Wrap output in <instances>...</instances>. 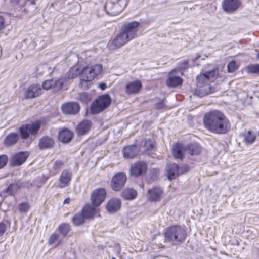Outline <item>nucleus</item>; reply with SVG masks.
Here are the masks:
<instances>
[{
    "instance_id": "nucleus-55",
    "label": "nucleus",
    "mask_w": 259,
    "mask_h": 259,
    "mask_svg": "<svg viewBox=\"0 0 259 259\" xmlns=\"http://www.w3.org/2000/svg\"><path fill=\"white\" fill-rule=\"evenodd\" d=\"M70 199L69 198H66L64 201V204H68L70 202Z\"/></svg>"
},
{
    "instance_id": "nucleus-35",
    "label": "nucleus",
    "mask_w": 259,
    "mask_h": 259,
    "mask_svg": "<svg viewBox=\"0 0 259 259\" xmlns=\"http://www.w3.org/2000/svg\"><path fill=\"white\" fill-rule=\"evenodd\" d=\"M85 219L82 212L78 213L76 214L72 219V221L75 226H79L82 225Z\"/></svg>"
},
{
    "instance_id": "nucleus-47",
    "label": "nucleus",
    "mask_w": 259,
    "mask_h": 259,
    "mask_svg": "<svg viewBox=\"0 0 259 259\" xmlns=\"http://www.w3.org/2000/svg\"><path fill=\"white\" fill-rule=\"evenodd\" d=\"M166 85L170 88H175L182 85V82H165Z\"/></svg>"
},
{
    "instance_id": "nucleus-37",
    "label": "nucleus",
    "mask_w": 259,
    "mask_h": 259,
    "mask_svg": "<svg viewBox=\"0 0 259 259\" xmlns=\"http://www.w3.org/2000/svg\"><path fill=\"white\" fill-rule=\"evenodd\" d=\"M58 229L63 237H65L70 230L69 225L66 223L60 225Z\"/></svg>"
},
{
    "instance_id": "nucleus-1",
    "label": "nucleus",
    "mask_w": 259,
    "mask_h": 259,
    "mask_svg": "<svg viewBox=\"0 0 259 259\" xmlns=\"http://www.w3.org/2000/svg\"><path fill=\"white\" fill-rule=\"evenodd\" d=\"M203 121L206 129L214 134H226L230 129L231 125L228 119L223 113L217 110L205 113Z\"/></svg>"
},
{
    "instance_id": "nucleus-52",
    "label": "nucleus",
    "mask_w": 259,
    "mask_h": 259,
    "mask_svg": "<svg viewBox=\"0 0 259 259\" xmlns=\"http://www.w3.org/2000/svg\"><path fill=\"white\" fill-rule=\"evenodd\" d=\"M179 168H181V171H184L183 174L187 172L188 170V167L186 165L182 166L181 167H179Z\"/></svg>"
},
{
    "instance_id": "nucleus-43",
    "label": "nucleus",
    "mask_w": 259,
    "mask_h": 259,
    "mask_svg": "<svg viewBox=\"0 0 259 259\" xmlns=\"http://www.w3.org/2000/svg\"><path fill=\"white\" fill-rule=\"evenodd\" d=\"M56 83H60V85L62 86V82H43L42 87L44 90H48L55 86Z\"/></svg>"
},
{
    "instance_id": "nucleus-23",
    "label": "nucleus",
    "mask_w": 259,
    "mask_h": 259,
    "mask_svg": "<svg viewBox=\"0 0 259 259\" xmlns=\"http://www.w3.org/2000/svg\"><path fill=\"white\" fill-rule=\"evenodd\" d=\"M55 144L54 139L51 137L46 136L42 137L39 141L38 147L40 149L44 150L51 149Z\"/></svg>"
},
{
    "instance_id": "nucleus-29",
    "label": "nucleus",
    "mask_w": 259,
    "mask_h": 259,
    "mask_svg": "<svg viewBox=\"0 0 259 259\" xmlns=\"http://www.w3.org/2000/svg\"><path fill=\"white\" fill-rule=\"evenodd\" d=\"M182 72L178 69L175 68L168 74L167 81H183L181 76L182 75Z\"/></svg>"
},
{
    "instance_id": "nucleus-15",
    "label": "nucleus",
    "mask_w": 259,
    "mask_h": 259,
    "mask_svg": "<svg viewBox=\"0 0 259 259\" xmlns=\"http://www.w3.org/2000/svg\"><path fill=\"white\" fill-rule=\"evenodd\" d=\"M29 156L28 152H20L15 154L11 159V164L12 166H16L22 165Z\"/></svg>"
},
{
    "instance_id": "nucleus-34",
    "label": "nucleus",
    "mask_w": 259,
    "mask_h": 259,
    "mask_svg": "<svg viewBox=\"0 0 259 259\" xmlns=\"http://www.w3.org/2000/svg\"><path fill=\"white\" fill-rule=\"evenodd\" d=\"M79 74L81 75V71L79 70L78 65H76L69 70L67 74V78L72 79Z\"/></svg>"
},
{
    "instance_id": "nucleus-30",
    "label": "nucleus",
    "mask_w": 259,
    "mask_h": 259,
    "mask_svg": "<svg viewBox=\"0 0 259 259\" xmlns=\"http://www.w3.org/2000/svg\"><path fill=\"white\" fill-rule=\"evenodd\" d=\"M48 243L50 245H52L55 247L59 246L62 243L60 235L56 233L52 234L49 237Z\"/></svg>"
},
{
    "instance_id": "nucleus-16",
    "label": "nucleus",
    "mask_w": 259,
    "mask_h": 259,
    "mask_svg": "<svg viewBox=\"0 0 259 259\" xmlns=\"http://www.w3.org/2000/svg\"><path fill=\"white\" fill-rule=\"evenodd\" d=\"M42 89L40 85L35 84L29 86L25 91L24 96L26 99L34 98L41 94Z\"/></svg>"
},
{
    "instance_id": "nucleus-36",
    "label": "nucleus",
    "mask_w": 259,
    "mask_h": 259,
    "mask_svg": "<svg viewBox=\"0 0 259 259\" xmlns=\"http://www.w3.org/2000/svg\"><path fill=\"white\" fill-rule=\"evenodd\" d=\"M19 188V187L17 184H10L7 189L4 190L2 193H6L8 195H13L18 191Z\"/></svg>"
},
{
    "instance_id": "nucleus-24",
    "label": "nucleus",
    "mask_w": 259,
    "mask_h": 259,
    "mask_svg": "<svg viewBox=\"0 0 259 259\" xmlns=\"http://www.w3.org/2000/svg\"><path fill=\"white\" fill-rule=\"evenodd\" d=\"M181 168H179L178 165L172 163L167 165V171L168 173V178L172 180L176 178L179 175L183 174L184 171H181Z\"/></svg>"
},
{
    "instance_id": "nucleus-17",
    "label": "nucleus",
    "mask_w": 259,
    "mask_h": 259,
    "mask_svg": "<svg viewBox=\"0 0 259 259\" xmlns=\"http://www.w3.org/2000/svg\"><path fill=\"white\" fill-rule=\"evenodd\" d=\"M81 211L85 219H91L99 214L100 209L98 208V206L87 204L84 206Z\"/></svg>"
},
{
    "instance_id": "nucleus-28",
    "label": "nucleus",
    "mask_w": 259,
    "mask_h": 259,
    "mask_svg": "<svg viewBox=\"0 0 259 259\" xmlns=\"http://www.w3.org/2000/svg\"><path fill=\"white\" fill-rule=\"evenodd\" d=\"M142 87L141 82H130L126 87V92L128 94H135L139 91Z\"/></svg>"
},
{
    "instance_id": "nucleus-11",
    "label": "nucleus",
    "mask_w": 259,
    "mask_h": 259,
    "mask_svg": "<svg viewBox=\"0 0 259 259\" xmlns=\"http://www.w3.org/2000/svg\"><path fill=\"white\" fill-rule=\"evenodd\" d=\"M106 196V190L104 188L94 190L91 195V201L94 206H99L104 201Z\"/></svg>"
},
{
    "instance_id": "nucleus-51",
    "label": "nucleus",
    "mask_w": 259,
    "mask_h": 259,
    "mask_svg": "<svg viewBox=\"0 0 259 259\" xmlns=\"http://www.w3.org/2000/svg\"><path fill=\"white\" fill-rule=\"evenodd\" d=\"M4 23L5 20L4 18L2 16H0V31L4 27Z\"/></svg>"
},
{
    "instance_id": "nucleus-42",
    "label": "nucleus",
    "mask_w": 259,
    "mask_h": 259,
    "mask_svg": "<svg viewBox=\"0 0 259 259\" xmlns=\"http://www.w3.org/2000/svg\"><path fill=\"white\" fill-rule=\"evenodd\" d=\"M145 150L152 151L154 149V142L151 139H147L145 142Z\"/></svg>"
},
{
    "instance_id": "nucleus-13",
    "label": "nucleus",
    "mask_w": 259,
    "mask_h": 259,
    "mask_svg": "<svg viewBox=\"0 0 259 259\" xmlns=\"http://www.w3.org/2000/svg\"><path fill=\"white\" fill-rule=\"evenodd\" d=\"M63 113L67 115H75L80 110V106L77 102H68L62 105Z\"/></svg>"
},
{
    "instance_id": "nucleus-53",
    "label": "nucleus",
    "mask_w": 259,
    "mask_h": 259,
    "mask_svg": "<svg viewBox=\"0 0 259 259\" xmlns=\"http://www.w3.org/2000/svg\"><path fill=\"white\" fill-rule=\"evenodd\" d=\"M99 87L102 90H104L106 88V84L105 83H102L99 84Z\"/></svg>"
},
{
    "instance_id": "nucleus-31",
    "label": "nucleus",
    "mask_w": 259,
    "mask_h": 259,
    "mask_svg": "<svg viewBox=\"0 0 259 259\" xmlns=\"http://www.w3.org/2000/svg\"><path fill=\"white\" fill-rule=\"evenodd\" d=\"M18 139L19 136L17 133H10L6 137L5 144L7 146H12L16 143Z\"/></svg>"
},
{
    "instance_id": "nucleus-56",
    "label": "nucleus",
    "mask_w": 259,
    "mask_h": 259,
    "mask_svg": "<svg viewBox=\"0 0 259 259\" xmlns=\"http://www.w3.org/2000/svg\"><path fill=\"white\" fill-rule=\"evenodd\" d=\"M31 4H32V5L35 4V3H34V1L31 2Z\"/></svg>"
},
{
    "instance_id": "nucleus-19",
    "label": "nucleus",
    "mask_w": 259,
    "mask_h": 259,
    "mask_svg": "<svg viewBox=\"0 0 259 259\" xmlns=\"http://www.w3.org/2000/svg\"><path fill=\"white\" fill-rule=\"evenodd\" d=\"M219 76V69L215 68L211 70L206 71L204 73L200 74L197 77V81H201V80L208 79V80H215Z\"/></svg>"
},
{
    "instance_id": "nucleus-12",
    "label": "nucleus",
    "mask_w": 259,
    "mask_h": 259,
    "mask_svg": "<svg viewBox=\"0 0 259 259\" xmlns=\"http://www.w3.org/2000/svg\"><path fill=\"white\" fill-rule=\"evenodd\" d=\"M212 92L213 90L208 82H197L196 88L194 91L195 95L201 97Z\"/></svg>"
},
{
    "instance_id": "nucleus-44",
    "label": "nucleus",
    "mask_w": 259,
    "mask_h": 259,
    "mask_svg": "<svg viewBox=\"0 0 259 259\" xmlns=\"http://www.w3.org/2000/svg\"><path fill=\"white\" fill-rule=\"evenodd\" d=\"M227 68L229 72H233L238 69V65L235 61H231L228 63Z\"/></svg>"
},
{
    "instance_id": "nucleus-9",
    "label": "nucleus",
    "mask_w": 259,
    "mask_h": 259,
    "mask_svg": "<svg viewBox=\"0 0 259 259\" xmlns=\"http://www.w3.org/2000/svg\"><path fill=\"white\" fill-rule=\"evenodd\" d=\"M164 196V193L163 189L156 186L148 190L146 197L149 201L156 203L161 201Z\"/></svg>"
},
{
    "instance_id": "nucleus-5",
    "label": "nucleus",
    "mask_w": 259,
    "mask_h": 259,
    "mask_svg": "<svg viewBox=\"0 0 259 259\" xmlns=\"http://www.w3.org/2000/svg\"><path fill=\"white\" fill-rule=\"evenodd\" d=\"M127 4V0H117L116 2H108L104 9L106 13L110 15H117L125 9Z\"/></svg>"
},
{
    "instance_id": "nucleus-21",
    "label": "nucleus",
    "mask_w": 259,
    "mask_h": 259,
    "mask_svg": "<svg viewBox=\"0 0 259 259\" xmlns=\"http://www.w3.org/2000/svg\"><path fill=\"white\" fill-rule=\"evenodd\" d=\"M71 177L72 174L69 170L65 169L63 170L59 179L60 182L59 187L63 188L67 186L71 181Z\"/></svg>"
},
{
    "instance_id": "nucleus-40",
    "label": "nucleus",
    "mask_w": 259,
    "mask_h": 259,
    "mask_svg": "<svg viewBox=\"0 0 259 259\" xmlns=\"http://www.w3.org/2000/svg\"><path fill=\"white\" fill-rule=\"evenodd\" d=\"M247 71L250 73L259 74V64H251L246 67Z\"/></svg>"
},
{
    "instance_id": "nucleus-8",
    "label": "nucleus",
    "mask_w": 259,
    "mask_h": 259,
    "mask_svg": "<svg viewBox=\"0 0 259 259\" xmlns=\"http://www.w3.org/2000/svg\"><path fill=\"white\" fill-rule=\"evenodd\" d=\"M126 180L127 177L125 173H117L112 177L110 182V186L113 190L119 191L124 187Z\"/></svg>"
},
{
    "instance_id": "nucleus-38",
    "label": "nucleus",
    "mask_w": 259,
    "mask_h": 259,
    "mask_svg": "<svg viewBox=\"0 0 259 259\" xmlns=\"http://www.w3.org/2000/svg\"><path fill=\"white\" fill-rule=\"evenodd\" d=\"M64 163L62 161L60 160H56L52 167V172L53 174L55 175L57 174L60 169L63 166Z\"/></svg>"
},
{
    "instance_id": "nucleus-7",
    "label": "nucleus",
    "mask_w": 259,
    "mask_h": 259,
    "mask_svg": "<svg viewBox=\"0 0 259 259\" xmlns=\"http://www.w3.org/2000/svg\"><path fill=\"white\" fill-rule=\"evenodd\" d=\"M102 69V66L100 64L84 67L81 70V76L85 77V79L83 78L81 81H92L100 74Z\"/></svg>"
},
{
    "instance_id": "nucleus-25",
    "label": "nucleus",
    "mask_w": 259,
    "mask_h": 259,
    "mask_svg": "<svg viewBox=\"0 0 259 259\" xmlns=\"http://www.w3.org/2000/svg\"><path fill=\"white\" fill-rule=\"evenodd\" d=\"M172 155L176 159H182L185 153V146L179 144H176L172 146Z\"/></svg>"
},
{
    "instance_id": "nucleus-45",
    "label": "nucleus",
    "mask_w": 259,
    "mask_h": 259,
    "mask_svg": "<svg viewBox=\"0 0 259 259\" xmlns=\"http://www.w3.org/2000/svg\"><path fill=\"white\" fill-rule=\"evenodd\" d=\"M8 161V157L5 154L0 155V169L3 168L7 164Z\"/></svg>"
},
{
    "instance_id": "nucleus-48",
    "label": "nucleus",
    "mask_w": 259,
    "mask_h": 259,
    "mask_svg": "<svg viewBox=\"0 0 259 259\" xmlns=\"http://www.w3.org/2000/svg\"><path fill=\"white\" fill-rule=\"evenodd\" d=\"M6 230V226L3 223H0V236L3 235Z\"/></svg>"
},
{
    "instance_id": "nucleus-14",
    "label": "nucleus",
    "mask_w": 259,
    "mask_h": 259,
    "mask_svg": "<svg viewBox=\"0 0 259 259\" xmlns=\"http://www.w3.org/2000/svg\"><path fill=\"white\" fill-rule=\"evenodd\" d=\"M121 202L117 198H112L109 199L106 205V209L110 213H114L117 212L121 208Z\"/></svg>"
},
{
    "instance_id": "nucleus-4",
    "label": "nucleus",
    "mask_w": 259,
    "mask_h": 259,
    "mask_svg": "<svg viewBox=\"0 0 259 259\" xmlns=\"http://www.w3.org/2000/svg\"><path fill=\"white\" fill-rule=\"evenodd\" d=\"M111 99L108 95H103L94 101L91 106V111L93 114L100 113L106 109L111 104Z\"/></svg>"
},
{
    "instance_id": "nucleus-3",
    "label": "nucleus",
    "mask_w": 259,
    "mask_h": 259,
    "mask_svg": "<svg viewBox=\"0 0 259 259\" xmlns=\"http://www.w3.org/2000/svg\"><path fill=\"white\" fill-rule=\"evenodd\" d=\"M164 236L166 241L171 242L173 245H178L185 240L186 230L183 226L174 225L166 230Z\"/></svg>"
},
{
    "instance_id": "nucleus-33",
    "label": "nucleus",
    "mask_w": 259,
    "mask_h": 259,
    "mask_svg": "<svg viewBox=\"0 0 259 259\" xmlns=\"http://www.w3.org/2000/svg\"><path fill=\"white\" fill-rule=\"evenodd\" d=\"M256 138L255 134L250 131H248L244 134V139L243 142L246 145L252 144Z\"/></svg>"
},
{
    "instance_id": "nucleus-26",
    "label": "nucleus",
    "mask_w": 259,
    "mask_h": 259,
    "mask_svg": "<svg viewBox=\"0 0 259 259\" xmlns=\"http://www.w3.org/2000/svg\"><path fill=\"white\" fill-rule=\"evenodd\" d=\"M73 133L69 130L64 129L60 132L58 138L60 141L63 143L69 142L72 138Z\"/></svg>"
},
{
    "instance_id": "nucleus-46",
    "label": "nucleus",
    "mask_w": 259,
    "mask_h": 259,
    "mask_svg": "<svg viewBox=\"0 0 259 259\" xmlns=\"http://www.w3.org/2000/svg\"><path fill=\"white\" fill-rule=\"evenodd\" d=\"M189 61L188 60H184L182 62H180L178 64V66L177 67V69L181 70L182 72V70H184L187 69L188 67Z\"/></svg>"
},
{
    "instance_id": "nucleus-22",
    "label": "nucleus",
    "mask_w": 259,
    "mask_h": 259,
    "mask_svg": "<svg viewBox=\"0 0 259 259\" xmlns=\"http://www.w3.org/2000/svg\"><path fill=\"white\" fill-rule=\"evenodd\" d=\"M92 127V123L89 120H83L81 121L76 127L77 132L79 135H84L88 133Z\"/></svg>"
},
{
    "instance_id": "nucleus-20",
    "label": "nucleus",
    "mask_w": 259,
    "mask_h": 259,
    "mask_svg": "<svg viewBox=\"0 0 259 259\" xmlns=\"http://www.w3.org/2000/svg\"><path fill=\"white\" fill-rule=\"evenodd\" d=\"M139 152V148L136 145H131L124 147L122 149L124 158L132 159L136 157Z\"/></svg>"
},
{
    "instance_id": "nucleus-54",
    "label": "nucleus",
    "mask_w": 259,
    "mask_h": 259,
    "mask_svg": "<svg viewBox=\"0 0 259 259\" xmlns=\"http://www.w3.org/2000/svg\"><path fill=\"white\" fill-rule=\"evenodd\" d=\"M38 41V38H36L34 41L32 42V47H34L37 46V41Z\"/></svg>"
},
{
    "instance_id": "nucleus-58",
    "label": "nucleus",
    "mask_w": 259,
    "mask_h": 259,
    "mask_svg": "<svg viewBox=\"0 0 259 259\" xmlns=\"http://www.w3.org/2000/svg\"><path fill=\"white\" fill-rule=\"evenodd\" d=\"M257 58L259 59V51H258V53L257 54Z\"/></svg>"
},
{
    "instance_id": "nucleus-32",
    "label": "nucleus",
    "mask_w": 259,
    "mask_h": 259,
    "mask_svg": "<svg viewBox=\"0 0 259 259\" xmlns=\"http://www.w3.org/2000/svg\"><path fill=\"white\" fill-rule=\"evenodd\" d=\"M137 192L132 188L124 189L122 193V196L126 200H132L136 198Z\"/></svg>"
},
{
    "instance_id": "nucleus-49",
    "label": "nucleus",
    "mask_w": 259,
    "mask_h": 259,
    "mask_svg": "<svg viewBox=\"0 0 259 259\" xmlns=\"http://www.w3.org/2000/svg\"><path fill=\"white\" fill-rule=\"evenodd\" d=\"M88 82H79V87L83 90H86L88 89L89 85L88 84Z\"/></svg>"
},
{
    "instance_id": "nucleus-41",
    "label": "nucleus",
    "mask_w": 259,
    "mask_h": 259,
    "mask_svg": "<svg viewBox=\"0 0 259 259\" xmlns=\"http://www.w3.org/2000/svg\"><path fill=\"white\" fill-rule=\"evenodd\" d=\"M78 99L82 103H87L91 100L90 96L86 93H81L78 94Z\"/></svg>"
},
{
    "instance_id": "nucleus-2",
    "label": "nucleus",
    "mask_w": 259,
    "mask_h": 259,
    "mask_svg": "<svg viewBox=\"0 0 259 259\" xmlns=\"http://www.w3.org/2000/svg\"><path fill=\"white\" fill-rule=\"evenodd\" d=\"M139 25L140 23L137 21H132L123 25L120 33L109 42V49L114 50L120 48L133 39L137 34Z\"/></svg>"
},
{
    "instance_id": "nucleus-50",
    "label": "nucleus",
    "mask_w": 259,
    "mask_h": 259,
    "mask_svg": "<svg viewBox=\"0 0 259 259\" xmlns=\"http://www.w3.org/2000/svg\"><path fill=\"white\" fill-rule=\"evenodd\" d=\"M155 107L157 109H162L164 107V101H161L159 102V103H157L155 105Z\"/></svg>"
},
{
    "instance_id": "nucleus-10",
    "label": "nucleus",
    "mask_w": 259,
    "mask_h": 259,
    "mask_svg": "<svg viewBox=\"0 0 259 259\" xmlns=\"http://www.w3.org/2000/svg\"><path fill=\"white\" fill-rule=\"evenodd\" d=\"M147 170L146 163L143 161H137L131 165L130 175L134 178L139 177L144 175Z\"/></svg>"
},
{
    "instance_id": "nucleus-18",
    "label": "nucleus",
    "mask_w": 259,
    "mask_h": 259,
    "mask_svg": "<svg viewBox=\"0 0 259 259\" xmlns=\"http://www.w3.org/2000/svg\"><path fill=\"white\" fill-rule=\"evenodd\" d=\"M240 5L239 0H225L222 4L224 10L228 13L234 12Z\"/></svg>"
},
{
    "instance_id": "nucleus-39",
    "label": "nucleus",
    "mask_w": 259,
    "mask_h": 259,
    "mask_svg": "<svg viewBox=\"0 0 259 259\" xmlns=\"http://www.w3.org/2000/svg\"><path fill=\"white\" fill-rule=\"evenodd\" d=\"M18 208L20 213H26L30 209V205L27 202H22L18 205Z\"/></svg>"
},
{
    "instance_id": "nucleus-59",
    "label": "nucleus",
    "mask_w": 259,
    "mask_h": 259,
    "mask_svg": "<svg viewBox=\"0 0 259 259\" xmlns=\"http://www.w3.org/2000/svg\"><path fill=\"white\" fill-rule=\"evenodd\" d=\"M112 259H116L114 257H112Z\"/></svg>"
},
{
    "instance_id": "nucleus-57",
    "label": "nucleus",
    "mask_w": 259,
    "mask_h": 259,
    "mask_svg": "<svg viewBox=\"0 0 259 259\" xmlns=\"http://www.w3.org/2000/svg\"><path fill=\"white\" fill-rule=\"evenodd\" d=\"M45 81H52V80L48 79V80H46Z\"/></svg>"
},
{
    "instance_id": "nucleus-6",
    "label": "nucleus",
    "mask_w": 259,
    "mask_h": 259,
    "mask_svg": "<svg viewBox=\"0 0 259 259\" xmlns=\"http://www.w3.org/2000/svg\"><path fill=\"white\" fill-rule=\"evenodd\" d=\"M41 124V121L37 120L31 123L22 125L19 128L21 138L27 139L30 135H36L40 129Z\"/></svg>"
},
{
    "instance_id": "nucleus-27",
    "label": "nucleus",
    "mask_w": 259,
    "mask_h": 259,
    "mask_svg": "<svg viewBox=\"0 0 259 259\" xmlns=\"http://www.w3.org/2000/svg\"><path fill=\"white\" fill-rule=\"evenodd\" d=\"M201 148L196 143H192L185 146V154H188L192 155H197L200 153Z\"/></svg>"
}]
</instances>
